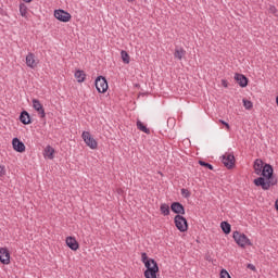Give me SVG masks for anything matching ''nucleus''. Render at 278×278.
<instances>
[{"mask_svg":"<svg viewBox=\"0 0 278 278\" xmlns=\"http://www.w3.org/2000/svg\"><path fill=\"white\" fill-rule=\"evenodd\" d=\"M253 184L257 188H262V190H270L271 186H277V178L275 177L273 165L265 163L261 170V176L254 179Z\"/></svg>","mask_w":278,"mask_h":278,"instance_id":"nucleus-1","label":"nucleus"},{"mask_svg":"<svg viewBox=\"0 0 278 278\" xmlns=\"http://www.w3.org/2000/svg\"><path fill=\"white\" fill-rule=\"evenodd\" d=\"M141 262L144 264L146 270L143 275L146 278H157V273H160V265H157V261L154 258H149L147 252L141 253Z\"/></svg>","mask_w":278,"mask_h":278,"instance_id":"nucleus-2","label":"nucleus"},{"mask_svg":"<svg viewBox=\"0 0 278 278\" xmlns=\"http://www.w3.org/2000/svg\"><path fill=\"white\" fill-rule=\"evenodd\" d=\"M232 238L235 242H237L238 247H241V249H244L245 247H253V242H251V239L247 237V235L241 233L238 230L232 232Z\"/></svg>","mask_w":278,"mask_h":278,"instance_id":"nucleus-3","label":"nucleus"},{"mask_svg":"<svg viewBox=\"0 0 278 278\" xmlns=\"http://www.w3.org/2000/svg\"><path fill=\"white\" fill-rule=\"evenodd\" d=\"M174 225L176 229L180 231V233H186V231H188V227H189L188 219H186L184 215H176L174 217Z\"/></svg>","mask_w":278,"mask_h":278,"instance_id":"nucleus-4","label":"nucleus"},{"mask_svg":"<svg viewBox=\"0 0 278 278\" xmlns=\"http://www.w3.org/2000/svg\"><path fill=\"white\" fill-rule=\"evenodd\" d=\"M94 86L101 94H105L108 92V79L103 76H98L94 80Z\"/></svg>","mask_w":278,"mask_h":278,"instance_id":"nucleus-5","label":"nucleus"},{"mask_svg":"<svg viewBox=\"0 0 278 278\" xmlns=\"http://www.w3.org/2000/svg\"><path fill=\"white\" fill-rule=\"evenodd\" d=\"M222 162L224 166L228 168V170H231V168L236 167V156L233 155V153H225L222 156Z\"/></svg>","mask_w":278,"mask_h":278,"instance_id":"nucleus-6","label":"nucleus"},{"mask_svg":"<svg viewBox=\"0 0 278 278\" xmlns=\"http://www.w3.org/2000/svg\"><path fill=\"white\" fill-rule=\"evenodd\" d=\"M81 138L84 142L89 147V149H97L99 147V143L97 142V139L90 135L88 131H83Z\"/></svg>","mask_w":278,"mask_h":278,"instance_id":"nucleus-7","label":"nucleus"},{"mask_svg":"<svg viewBox=\"0 0 278 278\" xmlns=\"http://www.w3.org/2000/svg\"><path fill=\"white\" fill-rule=\"evenodd\" d=\"M54 17L61 23H68L71 18H73V15H71V13L62 9H59V10H54Z\"/></svg>","mask_w":278,"mask_h":278,"instance_id":"nucleus-8","label":"nucleus"},{"mask_svg":"<svg viewBox=\"0 0 278 278\" xmlns=\"http://www.w3.org/2000/svg\"><path fill=\"white\" fill-rule=\"evenodd\" d=\"M170 210L176 216H184L186 214V207L181 202H173L170 204Z\"/></svg>","mask_w":278,"mask_h":278,"instance_id":"nucleus-9","label":"nucleus"},{"mask_svg":"<svg viewBox=\"0 0 278 278\" xmlns=\"http://www.w3.org/2000/svg\"><path fill=\"white\" fill-rule=\"evenodd\" d=\"M33 108L40 115V118H46L45 106L40 103V100L33 99Z\"/></svg>","mask_w":278,"mask_h":278,"instance_id":"nucleus-10","label":"nucleus"},{"mask_svg":"<svg viewBox=\"0 0 278 278\" xmlns=\"http://www.w3.org/2000/svg\"><path fill=\"white\" fill-rule=\"evenodd\" d=\"M12 147L16 153H25V143L18 138H13Z\"/></svg>","mask_w":278,"mask_h":278,"instance_id":"nucleus-11","label":"nucleus"},{"mask_svg":"<svg viewBox=\"0 0 278 278\" xmlns=\"http://www.w3.org/2000/svg\"><path fill=\"white\" fill-rule=\"evenodd\" d=\"M235 81H237L240 88H247L249 86V78L243 74H235Z\"/></svg>","mask_w":278,"mask_h":278,"instance_id":"nucleus-12","label":"nucleus"},{"mask_svg":"<svg viewBox=\"0 0 278 278\" xmlns=\"http://www.w3.org/2000/svg\"><path fill=\"white\" fill-rule=\"evenodd\" d=\"M0 262L4 265L10 264V250H8L7 248L0 249Z\"/></svg>","mask_w":278,"mask_h":278,"instance_id":"nucleus-13","label":"nucleus"},{"mask_svg":"<svg viewBox=\"0 0 278 278\" xmlns=\"http://www.w3.org/2000/svg\"><path fill=\"white\" fill-rule=\"evenodd\" d=\"M20 122L23 125H31V115L26 110H23L20 114Z\"/></svg>","mask_w":278,"mask_h":278,"instance_id":"nucleus-14","label":"nucleus"},{"mask_svg":"<svg viewBox=\"0 0 278 278\" xmlns=\"http://www.w3.org/2000/svg\"><path fill=\"white\" fill-rule=\"evenodd\" d=\"M65 242L72 251H77L79 249V242H77V239L74 237H67Z\"/></svg>","mask_w":278,"mask_h":278,"instance_id":"nucleus-15","label":"nucleus"},{"mask_svg":"<svg viewBox=\"0 0 278 278\" xmlns=\"http://www.w3.org/2000/svg\"><path fill=\"white\" fill-rule=\"evenodd\" d=\"M26 65L29 66V68H36L38 66V63H36V55L34 53H28L26 55Z\"/></svg>","mask_w":278,"mask_h":278,"instance_id":"nucleus-16","label":"nucleus"},{"mask_svg":"<svg viewBox=\"0 0 278 278\" xmlns=\"http://www.w3.org/2000/svg\"><path fill=\"white\" fill-rule=\"evenodd\" d=\"M264 161H262V159H256L254 161V165H253V168H254V173L255 175H262V170L264 168Z\"/></svg>","mask_w":278,"mask_h":278,"instance_id":"nucleus-17","label":"nucleus"},{"mask_svg":"<svg viewBox=\"0 0 278 278\" xmlns=\"http://www.w3.org/2000/svg\"><path fill=\"white\" fill-rule=\"evenodd\" d=\"M220 229L223 233H225L226 236H229V233H231V224H229L228 222H222Z\"/></svg>","mask_w":278,"mask_h":278,"instance_id":"nucleus-18","label":"nucleus"},{"mask_svg":"<svg viewBox=\"0 0 278 278\" xmlns=\"http://www.w3.org/2000/svg\"><path fill=\"white\" fill-rule=\"evenodd\" d=\"M185 55H186V50H184V48L176 47L174 52V58H176V60H184Z\"/></svg>","mask_w":278,"mask_h":278,"instance_id":"nucleus-19","label":"nucleus"},{"mask_svg":"<svg viewBox=\"0 0 278 278\" xmlns=\"http://www.w3.org/2000/svg\"><path fill=\"white\" fill-rule=\"evenodd\" d=\"M75 77L77 78L78 84H84V81H86V72L77 70L75 72Z\"/></svg>","mask_w":278,"mask_h":278,"instance_id":"nucleus-20","label":"nucleus"},{"mask_svg":"<svg viewBox=\"0 0 278 278\" xmlns=\"http://www.w3.org/2000/svg\"><path fill=\"white\" fill-rule=\"evenodd\" d=\"M137 129H139V131H143V134H151V129H149L141 121H137Z\"/></svg>","mask_w":278,"mask_h":278,"instance_id":"nucleus-21","label":"nucleus"},{"mask_svg":"<svg viewBox=\"0 0 278 278\" xmlns=\"http://www.w3.org/2000/svg\"><path fill=\"white\" fill-rule=\"evenodd\" d=\"M160 210L163 216H170V206L168 204H161Z\"/></svg>","mask_w":278,"mask_h":278,"instance_id":"nucleus-22","label":"nucleus"},{"mask_svg":"<svg viewBox=\"0 0 278 278\" xmlns=\"http://www.w3.org/2000/svg\"><path fill=\"white\" fill-rule=\"evenodd\" d=\"M45 153H46L48 160H53L54 153H55V149H53V147H51V146H48L45 149Z\"/></svg>","mask_w":278,"mask_h":278,"instance_id":"nucleus-23","label":"nucleus"},{"mask_svg":"<svg viewBox=\"0 0 278 278\" xmlns=\"http://www.w3.org/2000/svg\"><path fill=\"white\" fill-rule=\"evenodd\" d=\"M121 58H122V62H124V64H129L130 56H129V53H127V51L122 50L121 51Z\"/></svg>","mask_w":278,"mask_h":278,"instance_id":"nucleus-24","label":"nucleus"},{"mask_svg":"<svg viewBox=\"0 0 278 278\" xmlns=\"http://www.w3.org/2000/svg\"><path fill=\"white\" fill-rule=\"evenodd\" d=\"M198 164H200V166H203L204 168H207L208 170H214V165H212L203 160L198 161Z\"/></svg>","mask_w":278,"mask_h":278,"instance_id":"nucleus-25","label":"nucleus"},{"mask_svg":"<svg viewBox=\"0 0 278 278\" xmlns=\"http://www.w3.org/2000/svg\"><path fill=\"white\" fill-rule=\"evenodd\" d=\"M20 14L23 17L27 16V5H25V3L20 4Z\"/></svg>","mask_w":278,"mask_h":278,"instance_id":"nucleus-26","label":"nucleus"},{"mask_svg":"<svg viewBox=\"0 0 278 278\" xmlns=\"http://www.w3.org/2000/svg\"><path fill=\"white\" fill-rule=\"evenodd\" d=\"M243 108H245V110H253V102L247 99H243Z\"/></svg>","mask_w":278,"mask_h":278,"instance_id":"nucleus-27","label":"nucleus"},{"mask_svg":"<svg viewBox=\"0 0 278 278\" xmlns=\"http://www.w3.org/2000/svg\"><path fill=\"white\" fill-rule=\"evenodd\" d=\"M180 192H181V194H182V197L185 198V199H190V190H188V189H186V188H182L181 190H180Z\"/></svg>","mask_w":278,"mask_h":278,"instance_id":"nucleus-28","label":"nucleus"},{"mask_svg":"<svg viewBox=\"0 0 278 278\" xmlns=\"http://www.w3.org/2000/svg\"><path fill=\"white\" fill-rule=\"evenodd\" d=\"M219 277L220 278H231V276L229 275V271H227V269H222Z\"/></svg>","mask_w":278,"mask_h":278,"instance_id":"nucleus-29","label":"nucleus"},{"mask_svg":"<svg viewBox=\"0 0 278 278\" xmlns=\"http://www.w3.org/2000/svg\"><path fill=\"white\" fill-rule=\"evenodd\" d=\"M268 12H269V14H274V16H275L277 14V7L269 5Z\"/></svg>","mask_w":278,"mask_h":278,"instance_id":"nucleus-30","label":"nucleus"},{"mask_svg":"<svg viewBox=\"0 0 278 278\" xmlns=\"http://www.w3.org/2000/svg\"><path fill=\"white\" fill-rule=\"evenodd\" d=\"M219 123L222 124V125H224V127H226V129H231V126H229V123H227V122H225V121H223V119H219Z\"/></svg>","mask_w":278,"mask_h":278,"instance_id":"nucleus-31","label":"nucleus"},{"mask_svg":"<svg viewBox=\"0 0 278 278\" xmlns=\"http://www.w3.org/2000/svg\"><path fill=\"white\" fill-rule=\"evenodd\" d=\"M5 175V166L0 165V177H3Z\"/></svg>","mask_w":278,"mask_h":278,"instance_id":"nucleus-32","label":"nucleus"},{"mask_svg":"<svg viewBox=\"0 0 278 278\" xmlns=\"http://www.w3.org/2000/svg\"><path fill=\"white\" fill-rule=\"evenodd\" d=\"M222 86H223L224 88H229V83H228L227 80L223 79V80H222Z\"/></svg>","mask_w":278,"mask_h":278,"instance_id":"nucleus-33","label":"nucleus"},{"mask_svg":"<svg viewBox=\"0 0 278 278\" xmlns=\"http://www.w3.org/2000/svg\"><path fill=\"white\" fill-rule=\"evenodd\" d=\"M247 268H249L250 270H254V271L257 270L255 268V265H253V264H248Z\"/></svg>","mask_w":278,"mask_h":278,"instance_id":"nucleus-34","label":"nucleus"},{"mask_svg":"<svg viewBox=\"0 0 278 278\" xmlns=\"http://www.w3.org/2000/svg\"><path fill=\"white\" fill-rule=\"evenodd\" d=\"M25 3H31L33 0H23Z\"/></svg>","mask_w":278,"mask_h":278,"instance_id":"nucleus-35","label":"nucleus"},{"mask_svg":"<svg viewBox=\"0 0 278 278\" xmlns=\"http://www.w3.org/2000/svg\"><path fill=\"white\" fill-rule=\"evenodd\" d=\"M275 16L278 18V10L276 11V14H275Z\"/></svg>","mask_w":278,"mask_h":278,"instance_id":"nucleus-36","label":"nucleus"},{"mask_svg":"<svg viewBox=\"0 0 278 278\" xmlns=\"http://www.w3.org/2000/svg\"><path fill=\"white\" fill-rule=\"evenodd\" d=\"M129 3H131V2H134V1H136V0H127Z\"/></svg>","mask_w":278,"mask_h":278,"instance_id":"nucleus-37","label":"nucleus"}]
</instances>
